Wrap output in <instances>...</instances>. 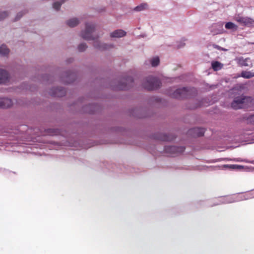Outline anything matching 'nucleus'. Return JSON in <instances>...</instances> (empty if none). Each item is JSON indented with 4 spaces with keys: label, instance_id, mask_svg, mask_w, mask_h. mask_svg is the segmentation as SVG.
<instances>
[{
    "label": "nucleus",
    "instance_id": "obj_1",
    "mask_svg": "<svg viewBox=\"0 0 254 254\" xmlns=\"http://www.w3.org/2000/svg\"><path fill=\"white\" fill-rule=\"evenodd\" d=\"M95 28V25L93 23H87L85 25V29L81 31L80 36L83 39L90 41H94V46L101 50L109 49L113 47V45H107L106 44H102L100 45L97 44L98 42L96 41L97 37L92 34Z\"/></svg>",
    "mask_w": 254,
    "mask_h": 254
},
{
    "label": "nucleus",
    "instance_id": "obj_2",
    "mask_svg": "<svg viewBox=\"0 0 254 254\" xmlns=\"http://www.w3.org/2000/svg\"><path fill=\"white\" fill-rule=\"evenodd\" d=\"M251 101L250 97L239 96L235 97L231 103V107L234 109H239L248 105V102Z\"/></svg>",
    "mask_w": 254,
    "mask_h": 254
},
{
    "label": "nucleus",
    "instance_id": "obj_3",
    "mask_svg": "<svg viewBox=\"0 0 254 254\" xmlns=\"http://www.w3.org/2000/svg\"><path fill=\"white\" fill-rule=\"evenodd\" d=\"M158 80L152 76H149L145 78L143 82V87L147 90H153L157 88Z\"/></svg>",
    "mask_w": 254,
    "mask_h": 254
},
{
    "label": "nucleus",
    "instance_id": "obj_4",
    "mask_svg": "<svg viewBox=\"0 0 254 254\" xmlns=\"http://www.w3.org/2000/svg\"><path fill=\"white\" fill-rule=\"evenodd\" d=\"M235 20L243 25L254 26V19L249 17L237 16L235 18Z\"/></svg>",
    "mask_w": 254,
    "mask_h": 254
},
{
    "label": "nucleus",
    "instance_id": "obj_5",
    "mask_svg": "<svg viewBox=\"0 0 254 254\" xmlns=\"http://www.w3.org/2000/svg\"><path fill=\"white\" fill-rule=\"evenodd\" d=\"M189 95V90L187 88H182L177 89L173 94V96L175 98H183L188 96Z\"/></svg>",
    "mask_w": 254,
    "mask_h": 254
},
{
    "label": "nucleus",
    "instance_id": "obj_6",
    "mask_svg": "<svg viewBox=\"0 0 254 254\" xmlns=\"http://www.w3.org/2000/svg\"><path fill=\"white\" fill-rule=\"evenodd\" d=\"M13 104V101L8 98H0V107L6 108L10 107Z\"/></svg>",
    "mask_w": 254,
    "mask_h": 254
},
{
    "label": "nucleus",
    "instance_id": "obj_7",
    "mask_svg": "<svg viewBox=\"0 0 254 254\" xmlns=\"http://www.w3.org/2000/svg\"><path fill=\"white\" fill-rule=\"evenodd\" d=\"M9 80L8 72L1 68H0V84L6 83Z\"/></svg>",
    "mask_w": 254,
    "mask_h": 254
},
{
    "label": "nucleus",
    "instance_id": "obj_8",
    "mask_svg": "<svg viewBox=\"0 0 254 254\" xmlns=\"http://www.w3.org/2000/svg\"><path fill=\"white\" fill-rule=\"evenodd\" d=\"M126 32L122 29H118L110 33V36L112 38H120L124 37Z\"/></svg>",
    "mask_w": 254,
    "mask_h": 254
},
{
    "label": "nucleus",
    "instance_id": "obj_9",
    "mask_svg": "<svg viewBox=\"0 0 254 254\" xmlns=\"http://www.w3.org/2000/svg\"><path fill=\"white\" fill-rule=\"evenodd\" d=\"M160 63V60L158 57H153L151 58L147 61H146L145 64L146 65L150 64L152 67H155L159 65Z\"/></svg>",
    "mask_w": 254,
    "mask_h": 254
},
{
    "label": "nucleus",
    "instance_id": "obj_10",
    "mask_svg": "<svg viewBox=\"0 0 254 254\" xmlns=\"http://www.w3.org/2000/svg\"><path fill=\"white\" fill-rule=\"evenodd\" d=\"M80 22V19L77 17H72L68 19L66 23V24L71 27H73L79 24Z\"/></svg>",
    "mask_w": 254,
    "mask_h": 254
},
{
    "label": "nucleus",
    "instance_id": "obj_11",
    "mask_svg": "<svg viewBox=\"0 0 254 254\" xmlns=\"http://www.w3.org/2000/svg\"><path fill=\"white\" fill-rule=\"evenodd\" d=\"M221 169L240 170L244 168V166L240 165H223L220 166Z\"/></svg>",
    "mask_w": 254,
    "mask_h": 254
},
{
    "label": "nucleus",
    "instance_id": "obj_12",
    "mask_svg": "<svg viewBox=\"0 0 254 254\" xmlns=\"http://www.w3.org/2000/svg\"><path fill=\"white\" fill-rule=\"evenodd\" d=\"M10 52L9 49L5 45H2L0 46V56L3 57H7Z\"/></svg>",
    "mask_w": 254,
    "mask_h": 254
},
{
    "label": "nucleus",
    "instance_id": "obj_13",
    "mask_svg": "<svg viewBox=\"0 0 254 254\" xmlns=\"http://www.w3.org/2000/svg\"><path fill=\"white\" fill-rule=\"evenodd\" d=\"M166 151L172 154H175L178 152H182L184 151L183 148H177L175 146L168 147Z\"/></svg>",
    "mask_w": 254,
    "mask_h": 254
},
{
    "label": "nucleus",
    "instance_id": "obj_14",
    "mask_svg": "<svg viewBox=\"0 0 254 254\" xmlns=\"http://www.w3.org/2000/svg\"><path fill=\"white\" fill-rule=\"evenodd\" d=\"M238 63L242 66H248L249 59H244L243 58H239L237 59Z\"/></svg>",
    "mask_w": 254,
    "mask_h": 254
},
{
    "label": "nucleus",
    "instance_id": "obj_15",
    "mask_svg": "<svg viewBox=\"0 0 254 254\" xmlns=\"http://www.w3.org/2000/svg\"><path fill=\"white\" fill-rule=\"evenodd\" d=\"M64 2V0H60L57 1H55L53 3L52 7L53 8L56 10H58L60 9L61 5Z\"/></svg>",
    "mask_w": 254,
    "mask_h": 254
},
{
    "label": "nucleus",
    "instance_id": "obj_16",
    "mask_svg": "<svg viewBox=\"0 0 254 254\" xmlns=\"http://www.w3.org/2000/svg\"><path fill=\"white\" fill-rule=\"evenodd\" d=\"M213 69L215 70H218L222 68L223 64L219 62H213L211 64Z\"/></svg>",
    "mask_w": 254,
    "mask_h": 254
},
{
    "label": "nucleus",
    "instance_id": "obj_17",
    "mask_svg": "<svg viewBox=\"0 0 254 254\" xmlns=\"http://www.w3.org/2000/svg\"><path fill=\"white\" fill-rule=\"evenodd\" d=\"M225 28L227 29H231L236 30L238 28V26L233 22H229L225 24Z\"/></svg>",
    "mask_w": 254,
    "mask_h": 254
},
{
    "label": "nucleus",
    "instance_id": "obj_18",
    "mask_svg": "<svg viewBox=\"0 0 254 254\" xmlns=\"http://www.w3.org/2000/svg\"><path fill=\"white\" fill-rule=\"evenodd\" d=\"M241 76L246 78H250L254 76V73L250 71H244L242 72Z\"/></svg>",
    "mask_w": 254,
    "mask_h": 254
},
{
    "label": "nucleus",
    "instance_id": "obj_19",
    "mask_svg": "<svg viewBox=\"0 0 254 254\" xmlns=\"http://www.w3.org/2000/svg\"><path fill=\"white\" fill-rule=\"evenodd\" d=\"M9 15V12L6 10L0 11V20H3L7 17Z\"/></svg>",
    "mask_w": 254,
    "mask_h": 254
},
{
    "label": "nucleus",
    "instance_id": "obj_20",
    "mask_svg": "<svg viewBox=\"0 0 254 254\" xmlns=\"http://www.w3.org/2000/svg\"><path fill=\"white\" fill-rule=\"evenodd\" d=\"M147 8V5L145 3L141 4L134 8V10L137 11H140L146 9Z\"/></svg>",
    "mask_w": 254,
    "mask_h": 254
},
{
    "label": "nucleus",
    "instance_id": "obj_21",
    "mask_svg": "<svg viewBox=\"0 0 254 254\" xmlns=\"http://www.w3.org/2000/svg\"><path fill=\"white\" fill-rule=\"evenodd\" d=\"M224 160L226 161H232L235 162H248V160H243L240 158H225L224 159Z\"/></svg>",
    "mask_w": 254,
    "mask_h": 254
},
{
    "label": "nucleus",
    "instance_id": "obj_22",
    "mask_svg": "<svg viewBox=\"0 0 254 254\" xmlns=\"http://www.w3.org/2000/svg\"><path fill=\"white\" fill-rule=\"evenodd\" d=\"M78 50L80 51H83L87 48V46L85 43H81L78 46Z\"/></svg>",
    "mask_w": 254,
    "mask_h": 254
},
{
    "label": "nucleus",
    "instance_id": "obj_23",
    "mask_svg": "<svg viewBox=\"0 0 254 254\" xmlns=\"http://www.w3.org/2000/svg\"><path fill=\"white\" fill-rule=\"evenodd\" d=\"M248 123L254 124V115L250 116L247 119Z\"/></svg>",
    "mask_w": 254,
    "mask_h": 254
},
{
    "label": "nucleus",
    "instance_id": "obj_24",
    "mask_svg": "<svg viewBox=\"0 0 254 254\" xmlns=\"http://www.w3.org/2000/svg\"><path fill=\"white\" fill-rule=\"evenodd\" d=\"M24 14V12L23 11H21V12H19L17 15V19H19L22 16V15Z\"/></svg>",
    "mask_w": 254,
    "mask_h": 254
},
{
    "label": "nucleus",
    "instance_id": "obj_25",
    "mask_svg": "<svg viewBox=\"0 0 254 254\" xmlns=\"http://www.w3.org/2000/svg\"><path fill=\"white\" fill-rule=\"evenodd\" d=\"M61 91L59 89H57L56 91L54 93L55 95L56 96H61L62 94H60V93H58V91Z\"/></svg>",
    "mask_w": 254,
    "mask_h": 254
},
{
    "label": "nucleus",
    "instance_id": "obj_26",
    "mask_svg": "<svg viewBox=\"0 0 254 254\" xmlns=\"http://www.w3.org/2000/svg\"><path fill=\"white\" fill-rule=\"evenodd\" d=\"M215 26L216 27V26H220L221 27V28L222 27L223 25L222 24H216L215 25Z\"/></svg>",
    "mask_w": 254,
    "mask_h": 254
},
{
    "label": "nucleus",
    "instance_id": "obj_27",
    "mask_svg": "<svg viewBox=\"0 0 254 254\" xmlns=\"http://www.w3.org/2000/svg\"><path fill=\"white\" fill-rule=\"evenodd\" d=\"M247 162H249V163H252V164H254V161H248Z\"/></svg>",
    "mask_w": 254,
    "mask_h": 254
},
{
    "label": "nucleus",
    "instance_id": "obj_28",
    "mask_svg": "<svg viewBox=\"0 0 254 254\" xmlns=\"http://www.w3.org/2000/svg\"><path fill=\"white\" fill-rule=\"evenodd\" d=\"M235 90H236V89H233V90H232L231 92H232V93H233V92H235Z\"/></svg>",
    "mask_w": 254,
    "mask_h": 254
},
{
    "label": "nucleus",
    "instance_id": "obj_29",
    "mask_svg": "<svg viewBox=\"0 0 254 254\" xmlns=\"http://www.w3.org/2000/svg\"><path fill=\"white\" fill-rule=\"evenodd\" d=\"M233 201H234L233 200H231L229 201V202H233Z\"/></svg>",
    "mask_w": 254,
    "mask_h": 254
}]
</instances>
